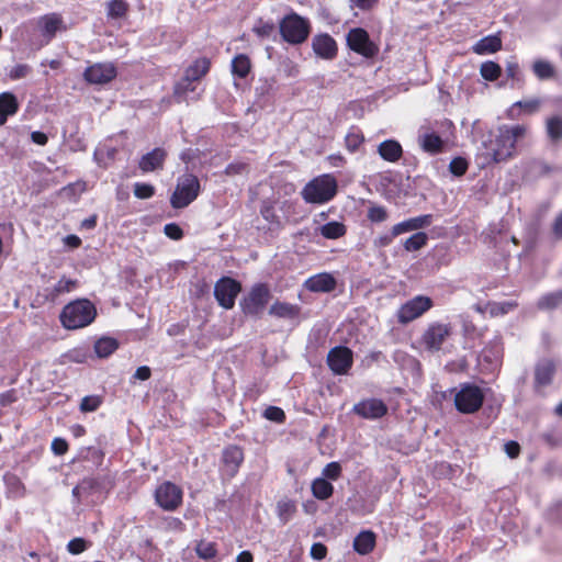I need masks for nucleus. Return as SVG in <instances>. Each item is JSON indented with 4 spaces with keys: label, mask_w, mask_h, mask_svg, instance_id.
<instances>
[{
    "label": "nucleus",
    "mask_w": 562,
    "mask_h": 562,
    "mask_svg": "<svg viewBox=\"0 0 562 562\" xmlns=\"http://www.w3.org/2000/svg\"><path fill=\"white\" fill-rule=\"evenodd\" d=\"M375 543V533L371 530H363L355 538L353 550L361 555H367L373 551Z\"/></svg>",
    "instance_id": "nucleus-29"
},
{
    "label": "nucleus",
    "mask_w": 562,
    "mask_h": 562,
    "mask_svg": "<svg viewBox=\"0 0 562 562\" xmlns=\"http://www.w3.org/2000/svg\"><path fill=\"white\" fill-rule=\"evenodd\" d=\"M119 346L116 338L103 336L94 342L93 349L99 358H108L117 350Z\"/></svg>",
    "instance_id": "nucleus-33"
},
{
    "label": "nucleus",
    "mask_w": 562,
    "mask_h": 562,
    "mask_svg": "<svg viewBox=\"0 0 562 562\" xmlns=\"http://www.w3.org/2000/svg\"><path fill=\"white\" fill-rule=\"evenodd\" d=\"M484 393L482 389L472 383L461 384L460 390L454 395V405L458 412L462 414L476 413L483 405Z\"/></svg>",
    "instance_id": "nucleus-8"
},
{
    "label": "nucleus",
    "mask_w": 562,
    "mask_h": 562,
    "mask_svg": "<svg viewBox=\"0 0 562 562\" xmlns=\"http://www.w3.org/2000/svg\"><path fill=\"white\" fill-rule=\"evenodd\" d=\"M353 412L358 416L367 419H378L386 415L387 406L382 400L370 398L357 403Z\"/></svg>",
    "instance_id": "nucleus-17"
},
{
    "label": "nucleus",
    "mask_w": 562,
    "mask_h": 562,
    "mask_svg": "<svg viewBox=\"0 0 562 562\" xmlns=\"http://www.w3.org/2000/svg\"><path fill=\"white\" fill-rule=\"evenodd\" d=\"M311 30L310 21L293 11L284 15L279 23L282 40L292 45L304 43L308 38Z\"/></svg>",
    "instance_id": "nucleus-4"
},
{
    "label": "nucleus",
    "mask_w": 562,
    "mask_h": 562,
    "mask_svg": "<svg viewBox=\"0 0 562 562\" xmlns=\"http://www.w3.org/2000/svg\"><path fill=\"white\" fill-rule=\"evenodd\" d=\"M240 291V282L231 277L220 278L214 285V296L218 305L225 310H232L235 306L236 297Z\"/></svg>",
    "instance_id": "nucleus-12"
},
{
    "label": "nucleus",
    "mask_w": 562,
    "mask_h": 562,
    "mask_svg": "<svg viewBox=\"0 0 562 562\" xmlns=\"http://www.w3.org/2000/svg\"><path fill=\"white\" fill-rule=\"evenodd\" d=\"M164 233L172 240H180L183 237L182 228L176 223L166 224Z\"/></svg>",
    "instance_id": "nucleus-57"
},
{
    "label": "nucleus",
    "mask_w": 562,
    "mask_h": 562,
    "mask_svg": "<svg viewBox=\"0 0 562 562\" xmlns=\"http://www.w3.org/2000/svg\"><path fill=\"white\" fill-rule=\"evenodd\" d=\"M117 76V69L113 63H95L83 71V79L91 85H106Z\"/></svg>",
    "instance_id": "nucleus-15"
},
{
    "label": "nucleus",
    "mask_w": 562,
    "mask_h": 562,
    "mask_svg": "<svg viewBox=\"0 0 562 562\" xmlns=\"http://www.w3.org/2000/svg\"><path fill=\"white\" fill-rule=\"evenodd\" d=\"M428 235L424 232H417L403 241L406 251H418L427 245Z\"/></svg>",
    "instance_id": "nucleus-41"
},
{
    "label": "nucleus",
    "mask_w": 562,
    "mask_h": 562,
    "mask_svg": "<svg viewBox=\"0 0 562 562\" xmlns=\"http://www.w3.org/2000/svg\"><path fill=\"white\" fill-rule=\"evenodd\" d=\"M551 229L557 239H562V211L555 216Z\"/></svg>",
    "instance_id": "nucleus-64"
},
{
    "label": "nucleus",
    "mask_w": 562,
    "mask_h": 562,
    "mask_svg": "<svg viewBox=\"0 0 562 562\" xmlns=\"http://www.w3.org/2000/svg\"><path fill=\"white\" fill-rule=\"evenodd\" d=\"M381 158L389 162H396L403 156L402 145L395 139H386L378 146Z\"/></svg>",
    "instance_id": "nucleus-27"
},
{
    "label": "nucleus",
    "mask_w": 562,
    "mask_h": 562,
    "mask_svg": "<svg viewBox=\"0 0 562 562\" xmlns=\"http://www.w3.org/2000/svg\"><path fill=\"white\" fill-rule=\"evenodd\" d=\"M311 555L315 560H323L327 555V547L322 542L313 543L311 548Z\"/></svg>",
    "instance_id": "nucleus-61"
},
{
    "label": "nucleus",
    "mask_w": 562,
    "mask_h": 562,
    "mask_svg": "<svg viewBox=\"0 0 562 562\" xmlns=\"http://www.w3.org/2000/svg\"><path fill=\"white\" fill-rule=\"evenodd\" d=\"M18 392L15 389H10L0 394V406L7 407L18 401Z\"/></svg>",
    "instance_id": "nucleus-58"
},
{
    "label": "nucleus",
    "mask_w": 562,
    "mask_h": 562,
    "mask_svg": "<svg viewBox=\"0 0 562 562\" xmlns=\"http://www.w3.org/2000/svg\"><path fill=\"white\" fill-rule=\"evenodd\" d=\"M402 235L401 233H395V225L392 226L390 233L380 235L376 239H374V246L379 248H384L391 245L395 237Z\"/></svg>",
    "instance_id": "nucleus-56"
},
{
    "label": "nucleus",
    "mask_w": 562,
    "mask_h": 562,
    "mask_svg": "<svg viewBox=\"0 0 562 562\" xmlns=\"http://www.w3.org/2000/svg\"><path fill=\"white\" fill-rule=\"evenodd\" d=\"M363 143L364 135L361 128L356 125L350 126L345 136V146L347 150L353 154L359 150Z\"/></svg>",
    "instance_id": "nucleus-35"
},
{
    "label": "nucleus",
    "mask_w": 562,
    "mask_h": 562,
    "mask_svg": "<svg viewBox=\"0 0 562 562\" xmlns=\"http://www.w3.org/2000/svg\"><path fill=\"white\" fill-rule=\"evenodd\" d=\"M89 547V542L83 538H74L67 543V550L71 554H80Z\"/></svg>",
    "instance_id": "nucleus-53"
},
{
    "label": "nucleus",
    "mask_w": 562,
    "mask_h": 562,
    "mask_svg": "<svg viewBox=\"0 0 562 562\" xmlns=\"http://www.w3.org/2000/svg\"><path fill=\"white\" fill-rule=\"evenodd\" d=\"M276 25L272 21H265L262 18L257 19L252 32L259 37V38H267L270 37L271 34L274 32Z\"/></svg>",
    "instance_id": "nucleus-45"
},
{
    "label": "nucleus",
    "mask_w": 562,
    "mask_h": 562,
    "mask_svg": "<svg viewBox=\"0 0 562 562\" xmlns=\"http://www.w3.org/2000/svg\"><path fill=\"white\" fill-rule=\"evenodd\" d=\"M195 552L201 559H214L217 554L216 543L212 541L200 540L195 546Z\"/></svg>",
    "instance_id": "nucleus-44"
},
{
    "label": "nucleus",
    "mask_w": 562,
    "mask_h": 562,
    "mask_svg": "<svg viewBox=\"0 0 562 562\" xmlns=\"http://www.w3.org/2000/svg\"><path fill=\"white\" fill-rule=\"evenodd\" d=\"M541 106V100L538 98L520 100L515 102L507 111V117L510 120H517L521 113L533 114L539 111Z\"/></svg>",
    "instance_id": "nucleus-22"
},
{
    "label": "nucleus",
    "mask_w": 562,
    "mask_h": 562,
    "mask_svg": "<svg viewBox=\"0 0 562 562\" xmlns=\"http://www.w3.org/2000/svg\"><path fill=\"white\" fill-rule=\"evenodd\" d=\"M544 130L548 140L553 146L562 144V115H550L544 121Z\"/></svg>",
    "instance_id": "nucleus-24"
},
{
    "label": "nucleus",
    "mask_w": 562,
    "mask_h": 562,
    "mask_svg": "<svg viewBox=\"0 0 562 562\" xmlns=\"http://www.w3.org/2000/svg\"><path fill=\"white\" fill-rule=\"evenodd\" d=\"M367 218L371 223H382L389 218V212L385 206L372 205L368 209Z\"/></svg>",
    "instance_id": "nucleus-49"
},
{
    "label": "nucleus",
    "mask_w": 562,
    "mask_h": 562,
    "mask_svg": "<svg viewBox=\"0 0 562 562\" xmlns=\"http://www.w3.org/2000/svg\"><path fill=\"white\" fill-rule=\"evenodd\" d=\"M193 80L183 76L180 81H178L173 87V97L179 101H184L189 92H193L195 90Z\"/></svg>",
    "instance_id": "nucleus-42"
},
{
    "label": "nucleus",
    "mask_w": 562,
    "mask_h": 562,
    "mask_svg": "<svg viewBox=\"0 0 562 562\" xmlns=\"http://www.w3.org/2000/svg\"><path fill=\"white\" fill-rule=\"evenodd\" d=\"M222 461L229 476H235L244 461V451L239 446L231 445L223 450Z\"/></svg>",
    "instance_id": "nucleus-20"
},
{
    "label": "nucleus",
    "mask_w": 562,
    "mask_h": 562,
    "mask_svg": "<svg viewBox=\"0 0 562 562\" xmlns=\"http://www.w3.org/2000/svg\"><path fill=\"white\" fill-rule=\"evenodd\" d=\"M337 194V181L331 175L311 180L303 189L302 196L307 203L324 204Z\"/></svg>",
    "instance_id": "nucleus-5"
},
{
    "label": "nucleus",
    "mask_w": 562,
    "mask_h": 562,
    "mask_svg": "<svg viewBox=\"0 0 562 562\" xmlns=\"http://www.w3.org/2000/svg\"><path fill=\"white\" fill-rule=\"evenodd\" d=\"M480 74L487 81H496L502 75V67L492 60L484 61L480 67Z\"/></svg>",
    "instance_id": "nucleus-43"
},
{
    "label": "nucleus",
    "mask_w": 562,
    "mask_h": 562,
    "mask_svg": "<svg viewBox=\"0 0 562 562\" xmlns=\"http://www.w3.org/2000/svg\"><path fill=\"white\" fill-rule=\"evenodd\" d=\"M531 69L539 80H550L557 75L554 66L544 59H536L532 63Z\"/></svg>",
    "instance_id": "nucleus-37"
},
{
    "label": "nucleus",
    "mask_w": 562,
    "mask_h": 562,
    "mask_svg": "<svg viewBox=\"0 0 562 562\" xmlns=\"http://www.w3.org/2000/svg\"><path fill=\"white\" fill-rule=\"evenodd\" d=\"M248 169V165L245 162H232L226 166L224 172L226 176L241 175Z\"/></svg>",
    "instance_id": "nucleus-60"
},
{
    "label": "nucleus",
    "mask_w": 562,
    "mask_h": 562,
    "mask_svg": "<svg viewBox=\"0 0 562 562\" xmlns=\"http://www.w3.org/2000/svg\"><path fill=\"white\" fill-rule=\"evenodd\" d=\"M501 49L502 38L498 35H487L473 46V52L477 55L494 54Z\"/></svg>",
    "instance_id": "nucleus-32"
},
{
    "label": "nucleus",
    "mask_w": 562,
    "mask_h": 562,
    "mask_svg": "<svg viewBox=\"0 0 562 562\" xmlns=\"http://www.w3.org/2000/svg\"><path fill=\"white\" fill-rule=\"evenodd\" d=\"M312 49L318 58L333 60L337 57L338 45L328 33L316 34L312 38Z\"/></svg>",
    "instance_id": "nucleus-16"
},
{
    "label": "nucleus",
    "mask_w": 562,
    "mask_h": 562,
    "mask_svg": "<svg viewBox=\"0 0 562 562\" xmlns=\"http://www.w3.org/2000/svg\"><path fill=\"white\" fill-rule=\"evenodd\" d=\"M31 71L32 69L29 65L18 64L10 69L9 77L11 80H19L29 76Z\"/></svg>",
    "instance_id": "nucleus-55"
},
{
    "label": "nucleus",
    "mask_w": 562,
    "mask_h": 562,
    "mask_svg": "<svg viewBox=\"0 0 562 562\" xmlns=\"http://www.w3.org/2000/svg\"><path fill=\"white\" fill-rule=\"evenodd\" d=\"M300 313L299 305L281 301H276L269 308V315L283 319H294L299 317Z\"/></svg>",
    "instance_id": "nucleus-28"
},
{
    "label": "nucleus",
    "mask_w": 562,
    "mask_h": 562,
    "mask_svg": "<svg viewBox=\"0 0 562 562\" xmlns=\"http://www.w3.org/2000/svg\"><path fill=\"white\" fill-rule=\"evenodd\" d=\"M562 304V290L549 292L539 297L537 307L540 311H551Z\"/></svg>",
    "instance_id": "nucleus-39"
},
{
    "label": "nucleus",
    "mask_w": 562,
    "mask_h": 562,
    "mask_svg": "<svg viewBox=\"0 0 562 562\" xmlns=\"http://www.w3.org/2000/svg\"><path fill=\"white\" fill-rule=\"evenodd\" d=\"M251 70L250 58L246 54H238L232 60V72L234 76L244 79Z\"/></svg>",
    "instance_id": "nucleus-38"
},
{
    "label": "nucleus",
    "mask_w": 562,
    "mask_h": 562,
    "mask_svg": "<svg viewBox=\"0 0 562 562\" xmlns=\"http://www.w3.org/2000/svg\"><path fill=\"white\" fill-rule=\"evenodd\" d=\"M156 189L150 183L136 182L134 183V195L137 199L146 200L155 195Z\"/></svg>",
    "instance_id": "nucleus-51"
},
{
    "label": "nucleus",
    "mask_w": 562,
    "mask_h": 562,
    "mask_svg": "<svg viewBox=\"0 0 562 562\" xmlns=\"http://www.w3.org/2000/svg\"><path fill=\"white\" fill-rule=\"evenodd\" d=\"M201 183L199 178L190 172L180 176L177 180L175 191L170 196V204L173 209L189 206L200 194Z\"/></svg>",
    "instance_id": "nucleus-6"
},
{
    "label": "nucleus",
    "mask_w": 562,
    "mask_h": 562,
    "mask_svg": "<svg viewBox=\"0 0 562 562\" xmlns=\"http://www.w3.org/2000/svg\"><path fill=\"white\" fill-rule=\"evenodd\" d=\"M346 44L350 50L367 59L374 58L380 52L379 45L371 41L363 27L350 29L346 35Z\"/></svg>",
    "instance_id": "nucleus-9"
},
{
    "label": "nucleus",
    "mask_w": 562,
    "mask_h": 562,
    "mask_svg": "<svg viewBox=\"0 0 562 562\" xmlns=\"http://www.w3.org/2000/svg\"><path fill=\"white\" fill-rule=\"evenodd\" d=\"M19 109L20 104L14 93H0V126L5 124L9 116L15 115Z\"/></svg>",
    "instance_id": "nucleus-23"
},
{
    "label": "nucleus",
    "mask_w": 562,
    "mask_h": 562,
    "mask_svg": "<svg viewBox=\"0 0 562 562\" xmlns=\"http://www.w3.org/2000/svg\"><path fill=\"white\" fill-rule=\"evenodd\" d=\"M69 449L68 442L64 438H54L52 450L56 456H64Z\"/></svg>",
    "instance_id": "nucleus-59"
},
{
    "label": "nucleus",
    "mask_w": 562,
    "mask_h": 562,
    "mask_svg": "<svg viewBox=\"0 0 562 562\" xmlns=\"http://www.w3.org/2000/svg\"><path fill=\"white\" fill-rule=\"evenodd\" d=\"M515 307H517L516 302H488L487 303V308H488L490 315L492 317L505 315L509 311L514 310Z\"/></svg>",
    "instance_id": "nucleus-47"
},
{
    "label": "nucleus",
    "mask_w": 562,
    "mask_h": 562,
    "mask_svg": "<svg viewBox=\"0 0 562 562\" xmlns=\"http://www.w3.org/2000/svg\"><path fill=\"white\" fill-rule=\"evenodd\" d=\"M347 228L344 223L331 221L321 227V234L327 239H337L345 236Z\"/></svg>",
    "instance_id": "nucleus-40"
},
{
    "label": "nucleus",
    "mask_w": 562,
    "mask_h": 562,
    "mask_svg": "<svg viewBox=\"0 0 562 562\" xmlns=\"http://www.w3.org/2000/svg\"><path fill=\"white\" fill-rule=\"evenodd\" d=\"M296 510V503L293 499L282 498L277 503L276 513L283 525L288 524L293 518Z\"/></svg>",
    "instance_id": "nucleus-34"
},
{
    "label": "nucleus",
    "mask_w": 562,
    "mask_h": 562,
    "mask_svg": "<svg viewBox=\"0 0 562 562\" xmlns=\"http://www.w3.org/2000/svg\"><path fill=\"white\" fill-rule=\"evenodd\" d=\"M102 403L103 397L101 395H88L81 400L79 408L82 413H91L95 412Z\"/></svg>",
    "instance_id": "nucleus-48"
},
{
    "label": "nucleus",
    "mask_w": 562,
    "mask_h": 562,
    "mask_svg": "<svg viewBox=\"0 0 562 562\" xmlns=\"http://www.w3.org/2000/svg\"><path fill=\"white\" fill-rule=\"evenodd\" d=\"M167 153L162 148H154L151 151L144 155L139 162V169L143 172H151L157 169H162Z\"/></svg>",
    "instance_id": "nucleus-21"
},
{
    "label": "nucleus",
    "mask_w": 562,
    "mask_h": 562,
    "mask_svg": "<svg viewBox=\"0 0 562 562\" xmlns=\"http://www.w3.org/2000/svg\"><path fill=\"white\" fill-rule=\"evenodd\" d=\"M128 3L124 0H111L108 4V16L112 19H121L126 15Z\"/></svg>",
    "instance_id": "nucleus-46"
},
{
    "label": "nucleus",
    "mask_w": 562,
    "mask_h": 562,
    "mask_svg": "<svg viewBox=\"0 0 562 562\" xmlns=\"http://www.w3.org/2000/svg\"><path fill=\"white\" fill-rule=\"evenodd\" d=\"M529 134V127L525 124L501 125L493 140L492 157L495 162L512 159L517 154V147Z\"/></svg>",
    "instance_id": "nucleus-1"
},
{
    "label": "nucleus",
    "mask_w": 562,
    "mask_h": 562,
    "mask_svg": "<svg viewBox=\"0 0 562 562\" xmlns=\"http://www.w3.org/2000/svg\"><path fill=\"white\" fill-rule=\"evenodd\" d=\"M469 162L463 157H454L449 164V171L456 177H462L467 173Z\"/></svg>",
    "instance_id": "nucleus-50"
},
{
    "label": "nucleus",
    "mask_w": 562,
    "mask_h": 562,
    "mask_svg": "<svg viewBox=\"0 0 562 562\" xmlns=\"http://www.w3.org/2000/svg\"><path fill=\"white\" fill-rule=\"evenodd\" d=\"M353 364L352 350L346 346L331 348L327 355V366L337 375L347 374Z\"/></svg>",
    "instance_id": "nucleus-14"
},
{
    "label": "nucleus",
    "mask_w": 562,
    "mask_h": 562,
    "mask_svg": "<svg viewBox=\"0 0 562 562\" xmlns=\"http://www.w3.org/2000/svg\"><path fill=\"white\" fill-rule=\"evenodd\" d=\"M419 145L425 153L437 155L445 150L443 139L436 133H425L419 137Z\"/></svg>",
    "instance_id": "nucleus-30"
},
{
    "label": "nucleus",
    "mask_w": 562,
    "mask_h": 562,
    "mask_svg": "<svg viewBox=\"0 0 562 562\" xmlns=\"http://www.w3.org/2000/svg\"><path fill=\"white\" fill-rule=\"evenodd\" d=\"M263 417L278 424H283L286 419L284 411L278 406H268L263 412Z\"/></svg>",
    "instance_id": "nucleus-52"
},
{
    "label": "nucleus",
    "mask_w": 562,
    "mask_h": 562,
    "mask_svg": "<svg viewBox=\"0 0 562 562\" xmlns=\"http://www.w3.org/2000/svg\"><path fill=\"white\" fill-rule=\"evenodd\" d=\"M323 475L327 481L338 480L341 475V465L336 461L326 464V467L323 469Z\"/></svg>",
    "instance_id": "nucleus-54"
},
{
    "label": "nucleus",
    "mask_w": 562,
    "mask_h": 562,
    "mask_svg": "<svg viewBox=\"0 0 562 562\" xmlns=\"http://www.w3.org/2000/svg\"><path fill=\"white\" fill-rule=\"evenodd\" d=\"M520 450V445L515 440H509L504 445V451L510 459L518 458Z\"/></svg>",
    "instance_id": "nucleus-62"
},
{
    "label": "nucleus",
    "mask_w": 562,
    "mask_h": 562,
    "mask_svg": "<svg viewBox=\"0 0 562 562\" xmlns=\"http://www.w3.org/2000/svg\"><path fill=\"white\" fill-rule=\"evenodd\" d=\"M312 494L319 501H326L334 494V486L324 477H317L311 485Z\"/></svg>",
    "instance_id": "nucleus-36"
},
{
    "label": "nucleus",
    "mask_w": 562,
    "mask_h": 562,
    "mask_svg": "<svg viewBox=\"0 0 562 562\" xmlns=\"http://www.w3.org/2000/svg\"><path fill=\"white\" fill-rule=\"evenodd\" d=\"M211 59L207 57L196 58L184 71V76L193 81H199L205 77L211 69Z\"/></svg>",
    "instance_id": "nucleus-31"
},
{
    "label": "nucleus",
    "mask_w": 562,
    "mask_h": 562,
    "mask_svg": "<svg viewBox=\"0 0 562 562\" xmlns=\"http://www.w3.org/2000/svg\"><path fill=\"white\" fill-rule=\"evenodd\" d=\"M78 288V280L63 276L54 285L43 290V297L46 302L56 303L61 295L70 293Z\"/></svg>",
    "instance_id": "nucleus-18"
},
{
    "label": "nucleus",
    "mask_w": 562,
    "mask_h": 562,
    "mask_svg": "<svg viewBox=\"0 0 562 562\" xmlns=\"http://www.w3.org/2000/svg\"><path fill=\"white\" fill-rule=\"evenodd\" d=\"M434 306L431 297L426 295H416L400 306L396 312L397 322L402 325L412 323L422 317Z\"/></svg>",
    "instance_id": "nucleus-11"
},
{
    "label": "nucleus",
    "mask_w": 562,
    "mask_h": 562,
    "mask_svg": "<svg viewBox=\"0 0 562 562\" xmlns=\"http://www.w3.org/2000/svg\"><path fill=\"white\" fill-rule=\"evenodd\" d=\"M154 498L155 503L165 512H175L183 503V491L177 484L165 481L156 487Z\"/></svg>",
    "instance_id": "nucleus-10"
},
{
    "label": "nucleus",
    "mask_w": 562,
    "mask_h": 562,
    "mask_svg": "<svg viewBox=\"0 0 562 562\" xmlns=\"http://www.w3.org/2000/svg\"><path fill=\"white\" fill-rule=\"evenodd\" d=\"M337 281L333 274L328 272H321L310 277L305 282L304 286L310 292L314 293H328L336 289Z\"/></svg>",
    "instance_id": "nucleus-19"
},
{
    "label": "nucleus",
    "mask_w": 562,
    "mask_h": 562,
    "mask_svg": "<svg viewBox=\"0 0 562 562\" xmlns=\"http://www.w3.org/2000/svg\"><path fill=\"white\" fill-rule=\"evenodd\" d=\"M262 217L271 224H279V216L272 205H267L261 209Z\"/></svg>",
    "instance_id": "nucleus-63"
},
{
    "label": "nucleus",
    "mask_w": 562,
    "mask_h": 562,
    "mask_svg": "<svg viewBox=\"0 0 562 562\" xmlns=\"http://www.w3.org/2000/svg\"><path fill=\"white\" fill-rule=\"evenodd\" d=\"M97 314V308L90 300L77 299L63 307L59 321L64 328L76 330L93 323Z\"/></svg>",
    "instance_id": "nucleus-2"
},
{
    "label": "nucleus",
    "mask_w": 562,
    "mask_h": 562,
    "mask_svg": "<svg viewBox=\"0 0 562 562\" xmlns=\"http://www.w3.org/2000/svg\"><path fill=\"white\" fill-rule=\"evenodd\" d=\"M434 216L431 214H424L416 217H411L403 222L395 224V233H407L428 227L432 223Z\"/></svg>",
    "instance_id": "nucleus-26"
},
{
    "label": "nucleus",
    "mask_w": 562,
    "mask_h": 562,
    "mask_svg": "<svg viewBox=\"0 0 562 562\" xmlns=\"http://www.w3.org/2000/svg\"><path fill=\"white\" fill-rule=\"evenodd\" d=\"M271 300V291L267 283H255L239 301L240 311L245 316L261 318Z\"/></svg>",
    "instance_id": "nucleus-3"
},
{
    "label": "nucleus",
    "mask_w": 562,
    "mask_h": 562,
    "mask_svg": "<svg viewBox=\"0 0 562 562\" xmlns=\"http://www.w3.org/2000/svg\"><path fill=\"white\" fill-rule=\"evenodd\" d=\"M557 373V363L551 358L537 361L533 369V391L543 394V389L552 384Z\"/></svg>",
    "instance_id": "nucleus-13"
},
{
    "label": "nucleus",
    "mask_w": 562,
    "mask_h": 562,
    "mask_svg": "<svg viewBox=\"0 0 562 562\" xmlns=\"http://www.w3.org/2000/svg\"><path fill=\"white\" fill-rule=\"evenodd\" d=\"M38 24L44 37L48 41L55 37L63 26V18L58 13H48L40 18Z\"/></svg>",
    "instance_id": "nucleus-25"
},
{
    "label": "nucleus",
    "mask_w": 562,
    "mask_h": 562,
    "mask_svg": "<svg viewBox=\"0 0 562 562\" xmlns=\"http://www.w3.org/2000/svg\"><path fill=\"white\" fill-rule=\"evenodd\" d=\"M450 323L432 322L423 331L419 344L429 352H438L452 335Z\"/></svg>",
    "instance_id": "nucleus-7"
}]
</instances>
